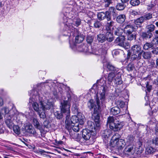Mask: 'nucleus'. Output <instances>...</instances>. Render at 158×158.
<instances>
[{"instance_id":"1","label":"nucleus","mask_w":158,"mask_h":158,"mask_svg":"<svg viewBox=\"0 0 158 158\" xmlns=\"http://www.w3.org/2000/svg\"><path fill=\"white\" fill-rule=\"evenodd\" d=\"M70 102L67 100H64L61 103L60 108L61 112L66 115L65 121L66 125L69 127L71 124L76 123H79L81 125H82L85 120L84 116H81L80 115H74L70 119Z\"/></svg>"},{"instance_id":"2","label":"nucleus","mask_w":158,"mask_h":158,"mask_svg":"<svg viewBox=\"0 0 158 158\" xmlns=\"http://www.w3.org/2000/svg\"><path fill=\"white\" fill-rule=\"evenodd\" d=\"M105 84L102 85L100 87L99 91L97 93L96 98L95 99L96 102V104L98 107L95 106L94 112L93 113V116L97 120L96 123L98 126V119L99 118V115L101 112V106L104 105L106 100L105 94L107 91L108 87L106 85L105 82L104 81Z\"/></svg>"},{"instance_id":"3","label":"nucleus","mask_w":158,"mask_h":158,"mask_svg":"<svg viewBox=\"0 0 158 158\" xmlns=\"http://www.w3.org/2000/svg\"><path fill=\"white\" fill-rule=\"evenodd\" d=\"M88 124V126H90V130L84 129L82 130V137L85 140H88L90 139L91 136V131L94 132L96 131L99 127H97L96 125V127H95L94 123L91 121L89 122Z\"/></svg>"},{"instance_id":"4","label":"nucleus","mask_w":158,"mask_h":158,"mask_svg":"<svg viewBox=\"0 0 158 158\" xmlns=\"http://www.w3.org/2000/svg\"><path fill=\"white\" fill-rule=\"evenodd\" d=\"M107 124L109 125L110 129L114 131H118L122 128L123 125L121 122L118 121H115L114 118L112 116H109L107 118Z\"/></svg>"},{"instance_id":"5","label":"nucleus","mask_w":158,"mask_h":158,"mask_svg":"<svg viewBox=\"0 0 158 158\" xmlns=\"http://www.w3.org/2000/svg\"><path fill=\"white\" fill-rule=\"evenodd\" d=\"M126 143L124 140L120 139L118 140L111 142L110 147L112 150H115L120 152L125 147Z\"/></svg>"},{"instance_id":"6","label":"nucleus","mask_w":158,"mask_h":158,"mask_svg":"<svg viewBox=\"0 0 158 158\" xmlns=\"http://www.w3.org/2000/svg\"><path fill=\"white\" fill-rule=\"evenodd\" d=\"M39 101L40 103V108L43 111H45V110H49L53 108L54 104L51 100H47V101L44 102L43 101L42 98L40 97Z\"/></svg>"},{"instance_id":"7","label":"nucleus","mask_w":158,"mask_h":158,"mask_svg":"<svg viewBox=\"0 0 158 158\" xmlns=\"http://www.w3.org/2000/svg\"><path fill=\"white\" fill-rule=\"evenodd\" d=\"M97 16L98 19L100 21L106 19L107 21H110L111 19L110 12L108 11L105 12H101L98 13Z\"/></svg>"},{"instance_id":"8","label":"nucleus","mask_w":158,"mask_h":158,"mask_svg":"<svg viewBox=\"0 0 158 158\" xmlns=\"http://www.w3.org/2000/svg\"><path fill=\"white\" fill-rule=\"evenodd\" d=\"M96 101L95 105V104L94 103V102L92 99L90 100L88 102V103H87L88 106V108L90 109V110H91L93 108L94 109L95 106H96L97 107H98V106L96 104V101ZM94 112V111H93V112L92 113V118L94 119V120L95 122V124L96 125V126L97 127H99L100 126V117L98 119L99 125L98 126V125L97 124V123H96L97 120L96 119H95L94 117L93 116V113ZM101 114L99 115V117H100V115Z\"/></svg>"},{"instance_id":"9","label":"nucleus","mask_w":158,"mask_h":158,"mask_svg":"<svg viewBox=\"0 0 158 158\" xmlns=\"http://www.w3.org/2000/svg\"><path fill=\"white\" fill-rule=\"evenodd\" d=\"M125 38L124 36H120L118 37L114 41V44L117 46L123 47L126 48V43H125Z\"/></svg>"},{"instance_id":"10","label":"nucleus","mask_w":158,"mask_h":158,"mask_svg":"<svg viewBox=\"0 0 158 158\" xmlns=\"http://www.w3.org/2000/svg\"><path fill=\"white\" fill-rule=\"evenodd\" d=\"M134 29V27L132 25L127 24L124 28L123 31L126 35L132 33Z\"/></svg>"},{"instance_id":"11","label":"nucleus","mask_w":158,"mask_h":158,"mask_svg":"<svg viewBox=\"0 0 158 158\" xmlns=\"http://www.w3.org/2000/svg\"><path fill=\"white\" fill-rule=\"evenodd\" d=\"M131 51L133 53H142L143 50H141V47L139 44H135L132 46L131 48Z\"/></svg>"},{"instance_id":"12","label":"nucleus","mask_w":158,"mask_h":158,"mask_svg":"<svg viewBox=\"0 0 158 158\" xmlns=\"http://www.w3.org/2000/svg\"><path fill=\"white\" fill-rule=\"evenodd\" d=\"M120 73V72H118L117 73H110L108 74L107 80L108 84L109 85H111L112 83V81H114V78L116 76H117V74Z\"/></svg>"},{"instance_id":"13","label":"nucleus","mask_w":158,"mask_h":158,"mask_svg":"<svg viewBox=\"0 0 158 158\" xmlns=\"http://www.w3.org/2000/svg\"><path fill=\"white\" fill-rule=\"evenodd\" d=\"M137 53H133V54L131 55L130 53H128L127 54V58H131L132 60H139L141 59L142 53L141 52L139 53L138 55L136 54Z\"/></svg>"},{"instance_id":"14","label":"nucleus","mask_w":158,"mask_h":158,"mask_svg":"<svg viewBox=\"0 0 158 158\" xmlns=\"http://www.w3.org/2000/svg\"><path fill=\"white\" fill-rule=\"evenodd\" d=\"M112 135V131L110 129H106L102 131V136L103 139L106 140Z\"/></svg>"},{"instance_id":"15","label":"nucleus","mask_w":158,"mask_h":158,"mask_svg":"<svg viewBox=\"0 0 158 158\" xmlns=\"http://www.w3.org/2000/svg\"><path fill=\"white\" fill-rule=\"evenodd\" d=\"M153 36L152 33L148 32H143L140 35L141 37L144 40H146L147 39H150Z\"/></svg>"},{"instance_id":"16","label":"nucleus","mask_w":158,"mask_h":158,"mask_svg":"<svg viewBox=\"0 0 158 158\" xmlns=\"http://www.w3.org/2000/svg\"><path fill=\"white\" fill-rule=\"evenodd\" d=\"M79 123H76L74 124H71L70 125V126H67L66 125V127L68 129H72L75 132H78L80 130V127H79Z\"/></svg>"},{"instance_id":"17","label":"nucleus","mask_w":158,"mask_h":158,"mask_svg":"<svg viewBox=\"0 0 158 158\" xmlns=\"http://www.w3.org/2000/svg\"><path fill=\"white\" fill-rule=\"evenodd\" d=\"M121 73H120L119 74H117L114 80V82L117 85H120L123 83V81L121 77Z\"/></svg>"},{"instance_id":"18","label":"nucleus","mask_w":158,"mask_h":158,"mask_svg":"<svg viewBox=\"0 0 158 158\" xmlns=\"http://www.w3.org/2000/svg\"><path fill=\"white\" fill-rule=\"evenodd\" d=\"M5 122L7 126L10 129H11L12 128L14 124L10 117L9 116L6 118L5 120Z\"/></svg>"},{"instance_id":"19","label":"nucleus","mask_w":158,"mask_h":158,"mask_svg":"<svg viewBox=\"0 0 158 158\" xmlns=\"http://www.w3.org/2000/svg\"><path fill=\"white\" fill-rule=\"evenodd\" d=\"M33 123L35 127L39 129L40 131V133H41L43 128L38 120L36 118H34L33 119Z\"/></svg>"},{"instance_id":"20","label":"nucleus","mask_w":158,"mask_h":158,"mask_svg":"<svg viewBox=\"0 0 158 158\" xmlns=\"http://www.w3.org/2000/svg\"><path fill=\"white\" fill-rule=\"evenodd\" d=\"M126 19V16L124 14H121L117 17L116 21L119 23H122L124 22Z\"/></svg>"},{"instance_id":"21","label":"nucleus","mask_w":158,"mask_h":158,"mask_svg":"<svg viewBox=\"0 0 158 158\" xmlns=\"http://www.w3.org/2000/svg\"><path fill=\"white\" fill-rule=\"evenodd\" d=\"M106 66L107 69L109 71H114L113 73H116L119 72V70L118 69L110 63H107Z\"/></svg>"},{"instance_id":"22","label":"nucleus","mask_w":158,"mask_h":158,"mask_svg":"<svg viewBox=\"0 0 158 158\" xmlns=\"http://www.w3.org/2000/svg\"><path fill=\"white\" fill-rule=\"evenodd\" d=\"M156 150L152 147L148 146L147 147L145 151V153L146 154H153L156 152Z\"/></svg>"},{"instance_id":"23","label":"nucleus","mask_w":158,"mask_h":158,"mask_svg":"<svg viewBox=\"0 0 158 158\" xmlns=\"http://www.w3.org/2000/svg\"><path fill=\"white\" fill-rule=\"evenodd\" d=\"M106 40H107L109 42H112L114 39L113 34L110 31L107 32L105 35Z\"/></svg>"},{"instance_id":"24","label":"nucleus","mask_w":158,"mask_h":158,"mask_svg":"<svg viewBox=\"0 0 158 158\" xmlns=\"http://www.w3.org/2000/svg\"><path fill=\"white\" fill-rule=\"evenodd\" d=\"M120 110L118 106L112 107L110 110L111 114L114 115H116L120 113Z\"/></svg>"},{"instance_id":"25","label":"nucleus","mask_w":158,"mask_h":158,"mask_svg":"<svg viewBox=\"0 0 158 158\" xmlns=\"http://www.w3.org/2000/svg\"><path fill=\"white\" fill-rule=\"evenodd\" d=\"M97 40L99 42L102 43L106 40L105 35L99 34L97 35Z\"/></svg>"},{"instance_id":"26","label":"nucleus","mask_w":158,"mask_h":158,"mask_svg":"<svg viewBox=\"0 0 158 158\" xmlns=\"http://www.w3.org/2000/svg\"><path fill=\"white\" fill-rule=\"evenodd\" d=\"M114 23V22L110 20V21H107L105 22V25L106 29L107 31H110L111 27H112Z\"/></svg>"},{"instance_id":"27","label":"nucleus","mask_w":158,"mask_h":158,"mask_svg":"<svg viewBox=\"0 0 158 158\" xmlns=\"http://www.w3.org/2000/svg\"><path fill=\"white\" fill-rule=\"evenodd\" d=\"M144 20L142 16L134 20V23L135 24L137 25L140 26L144 22Z\"/></svg>"},{"instance_id":"28","label":"nucleus","mask_w":158,"mask_h":158,"mask_svg":"<svg viewBox=\"0 0 158 158\" xmlns=\"http://www.w3.org/2000/svg\"><path fill=\"white\" fill-rule=\"evenodd\" d=\"M116 103L117 106L120 107L121 108L124 107L126 109L127 108V105L125 104V102L123 101L118 100L116 101Z\"/></svg>"},{"instance_id":"29","label":"nucleus","mask_w":158,"mask_h":158,"mask_svg":"<svg viewBox=\"0 0 158 158\" xmlns=\"http://www.w3.org/2000/svg\"><path fill=\"white\" fill-rule=\"evenodd\" d=\"M84 40V37L83 35L81 34L78 35L75 38V42L76 43H80L81 42Z\"/></svg>"},{"instance_id":"30","label":"nucleus","mask_w":158,"mask_h":158,"mask_svg":"<svg viewBox=\"0 0 158 158\" xmlns=\"http://www.w3.org/2000/svg\"><path fill=\"white\" fill-rule=\"evenodd\" d=\"M142 53L143 57L144 59H149L151 57V53L150 52H144L143 51Z\"/></svg>"},{"instance_id":"31","label":"nucleus","mask_w":158,"mask_h":158,"mask_svg":"<svg viewBox=\"0 0 158 158\" xmlns=\"http://www.w3.org/2000/svg\"><path fill=\"white\" fill-rule=\"evenodd\" d=\"M154 44L152 42V43L146 42L143 46V48L144 50H148L150 48H152L153 47Z\"/></svg>"},{"instance_id":"32","label":"nucleus","mask_w":158,"mask_h":158,"mask_svg":"<svg viewBox=\"0 0 158 158\" xmlns=\"http://www.w3.org/2000/svg\"><path fill=\"white\" fill-rule=\"evenodd\" d=\"M116 10L114 7H110L109 8L108 11L110 12V16H111V14L113 17H116L117 16V14L116 13Z\"/></svg>"},{"instance_id":"33","label":"nucleus","mask_w":158,"mask_h":158,"mask_svg":"<svg viewBox=\"0 0 158 158\" xmlns=\"http://www.w3.org/2000/svg\"><path fill=\"white\" fill-rule=\"evenodd\" d=\"M90 47H88L87 46L84 44H83L82 50H80V52H83L85 53H90L91 52L90 51Z\"/></svg>"},{"instance_id":"34","label":"nucleus","mask_w":158,"mask_h":158,"mask_svg":"<svg viewBox=\"0 0 158 158\" xmlns=\"http://www.w3.org/2000/svg\"><path fill=\"white\" fill-rule=\"evenodd\" d=\"M27 132L33 134V136L36 138H40V135L36 133L35 130L34 128H32L31 129H30V130H29V131Z\"/></svg>"},{"instance_id":"35","label":"nucleus","mask_w":158,"mask_h":158,"mask_svg":"<svg viewBox=\"0 0 158 158\" xmlns=\"http://www.w3.org/2000/svg\"><path fill=\"white\" fill-rule=\"evenodd\" d=\"M125 7V6L124 3H118L116 6V9L119 10H123Z\"/></svg>"},{"instance_id":"36","label":"nucleus","mask_w":158,"mask_h":158,"mask_svg":"<svg viewBox=\"0 0 158 158\" xmlns=\"http://www.w3.org/2000/svg\"><path fill=\"white\" fill-rule=\"evenodd\" d=\"M127 35V40H128L131 41L134 39L135 40L136 37V35L135 34H126Z\"/></svg>"},{"instance_id":"37","label":"nucleus","mask_w":158,"mask_h":158,"mask_svg":"<svg viewBox=\"0 0 158 158\" xmlns=\"http://www.w3.org/2000/svg\"><path fill=\"white\" fill-rule=\"evenodd\" d=\"M63 114H64L63 113L61 112H61L56 111L54 112V114L57 119H62L63 117Z\"/></svg>"},{"instance_id":"38","label":"nucleus","mask_w":158,"mask_h":158,"mask_svg":"<svg viewBox=\"0 0 158 158\" xmlns=\"http://www.w3.org/2000/svg\"><path fill=\"white\" fill-rule=\"evenodd\" d=\"M32 105L34 110L36 112H38L40 110H41L40 108V106L39 107V105L37 102L33 103Z\"/></svg>"},{"instance_id":"39","label":"nucleus","mask_w":158,"mask_h":158,"mask_svg":"<svg viewBox=\"0 0 158 158\" xmlns=\"http://www.w3.org/2000/svg\"><path fill=\"white\" fill-rule=\"evenodd\" d=\"M155 27V26L153 24L148 25L146 26V28L148 29L147 31L152 33L154 30Z\"/></svg>"},{"instance_id":"40","label":"nucleus","mask_w":158,"mask_h":158,"mask_svg":"<svg viewBox=\"0 0 158 158\" xmlns=\"http://www.w3.org/2000/svg\"><path fill=\"white\" fill-rule=\"evenodd\" d=\"M94 27L96 28H99L102 26V23L99 21H95L94 24Z\"/></svg>"},{"instance_id":"41","label":"nucleus","mask_w":158,"mask_h":158,"mask_svg":"<svg viewBox=\"0 0 158 158\" xmlns=\"http://www.w3.org/2000/svg\"><path fill=\"white\" fill-rule=\"evenodd\" d=\"M122 29L120 28H117L114 30V34L115 35L120 36L122 35Z\"/></svg>"},{"instance_id":"42","label":"nucleus","mask_w":158,"mask_h":158,"mask_svg":"<svg viewBox=\"0 0 158 158\" xmlns=\"http://www.w3.org/2000/svg\"><path fill=\"white\" fill-rule=\"evenodd\" d=\"M144 21L149 20L152 18V14L148 13L142 16Z\"/></svg>"},{"instance_id":"43","label":"nucleus","mask_w":158,"mask_h":158,"mask_svg":"<svg viewBox=\"0 0 158 158\" xmlns=\"http://www.w3.org/2000/svg\"><path fill=\"white\" fill-rule=\"evenodd\" d=\"M120 135L118 134H115L112 136L111 142H114V141H117L119 140Z\"/></svg>"},{"instance_id":"44","label":"nucleus","mask_w":158,"mask_h":158,"mask_svg":"<svg viewBox=\"0 0 158 158\" xmlns=\"http://www.w3.org/2000/svg\"><path fill=\"white\" fill-rule=\"evenodd\" d=\"M133 146L132 145H129L127 146L124 149V152H131L133 149Z\"/></svg>"},{"instance_id":"45","label":"nucleus","mask_w":158,"mask_h":158,"mask_svg":"<svg viewBox=\"0 0 158 158\" xmlns=\"http://www.w3.org/2000/svg\"><path fill=\"white\" fill-rule=\"evenodd\" d=\"M140 3V2L139 0H131L130 2L131 4L133 6L138 5Z\"/></svg>"},{"instance_id":"46","label":"nucleus","mask_w":158,"mask_h":158,"mask_svg":"<svg viewBox=\"0 0 158 158\" xmlns=\"http://www.w3.org/2000/svg\"><path fill=\"white\" fill-rule=\"evenodd\" d=\"M14 132L17 134H19L20 133V130L19 127L17 126H13L12 127Z\"/></svg>"},{"instance_id":"47","label":"nucleus","mask_w":158,"mask_h":158,"mask_svg":"<svg viewBox=\"0 0 158 158\" xmlns=\"http://www.w3.org/2000/svg\"><path fill=\"white\" fill-rule=\"evenodd\" d=\"M38 112L40 118H46V116L44 111H43V110H41Z\"/></svg>"},{"instance_id":"48","label":"nucleus","mask_w":158,"mask_h":158,"mask_svg":"<svg viewBox=\"0 0 158 158\" xmlns=\"http://www.w3.org/2000/svg\"><path fill=\"white\" fill-rule=\"evenodd\" d=\"M94 37L91 35H88L86 38L87 42L89 44H91L93 41Z\"/></svg>"},{"instance_id":"49","label":"nucleus","mask_w":158,"mask_h":158,"mask_svg":"<svg viewBox=\"0 0 158 158\" xmlns=\"http://www.w3.org/2000/svg\"><path fill=\"white\" fill-rule=\"evenodd\" d=\"M134 68V64L132 63L129 64L127 67V70L128 71H131Z\"/></svg>"},{"instance_id":"50","label":"nucleus","mask_w":158,"mask_h":158,"mask_svg":"<svg viewBox=\"0 0 158 158\" xmlns=\"http://www.w3.org/2000/svg\"><path fill=\"white\" fill-rule=\"evenodd\" d=\"M104 3L105 6L106 7H109L110 4L111 2V0H104Z\"/></svg>"},{"instance_id":"51","label":"nucleus","mask_w":158,"mask_h":158,"mask_svg":"<svg viewBox=\"0 0 158 158\" xmlns=\"http://www.w3.org/2000/svg\"><path fill=\"white\" fill-rule=\"evenodd\" d=\"M152 143L156 145H158V138L155 137L153 138L152 140Z\"/></svg>"},{"instance_id":"52","label":"nucleus","mask_w":158,"mask_h":158,"mask_svg":"<svg viewBox=\"0 0 158 158\" xmlns=\"http://www.w3.org/2000/svg\"><path fill=\"white\" fill-rule=\"evenodd\" d=\"M156 4L155 3L154 4H151L148 6L147 9L148 10H153L154 8V6H155Z\"/></svg>"},{"instance_id":"53","label":"nucleus","mask_w":158,"mask_h":158,"mask_svg":"<svg viewBox=\"0 0 158 158\" xmlns=\"http://www.w3.org/2000/svg\"><path fill=\"white\" fill-rule=\"evenodd\" d=\"M152 42L154 44L158 45V36H156L152 40Z\"/></svg>"},{"instance_id":"54","label":"nucleus","mask_w":158,"mask_h":158,"mask_svg":"<svg viewBox=\"0 0 158 158\" xmlns=\"http://www.w3.org/2000/svg\"><path fill=\"white\" fill-rule=\"evenodd\" d=\"M74 22L75 23V25L77 26H78L81 23V20L80 19H75Z\"/></svg>"},{"instance_id":"55","label":"nucleus","mask_w":158,"mask_h":158,"mask_svg":"<svg viewBox=\"0 0 158 158\" xmlns=\"http://www.w3.org/2000/svg\"><path fill=\"white\" fill-rule=\"evenodd\" d=\"M146 87L147 88V90L150 92L152 89V86L151 85H149L148 82H147L146 84Z\"/></svg>"},{"instance_id":"56","label":"nucleus","mask_w":158,"mask_h":158,"mask_svg":"<svg viewBox=\"0 0 158 158\" xmlns=\"http://www.w3.org/2000/svg\"><path fill=\"white\" fill-rule=\"evenodd\" d=\"M152 53L155 54H158V47L153 49L152 51Z\"/></svg>"},{"instance_id":"57","label":"nucleus","mask_w":158,"mask_h":158,"mask_svg":"<svg viewBox=\"0 0 158 158\" xmlns=\"http://www.w3.org/2000/svg\"><path fill=\"white\" fill-rule=\"evenodd\" d=\"M32 128V126L31 125H27L25 127V130L27 132H28L30 129Z\"/></svg>"},{"instance_id":"58","label":"nucleus","mask_w":158,"mask_h":158,"mask_svg":"<svg viewBox=\"0 0 158 158\" xmlns=\"http://www.w3.org/2000/svg\"><path fill=\"white\" fill-rule=\"evenodd\" d=\"M83 44H81L80 45H77V50L78 51L80 52V50H82V47H83Z\"/></svg>"},{"instance_id":"59","label":"nucleus","mask_w":158,"mask_h":158,"mask_svg":"<svg viewBox=\"0 0 158 158\" xmlns=\"http://www.w3.org/2000/svg\"><path fill=\"white\" fill-rule=\"evenodd\" d=\"M131 14L134 15H137L139 14V12L135 11V10H133L131 12Z\"/></svg>"},{"instance_id":"60","label":"nucleus","mask_w":158,"mask_h":158,"mask_svg":"<svg viewBox=\"0 0 158 158\" xmlns=\"http://www.w3.org/2000/svg\"><path fill=\"white\" fill-rule=\"evenodd\" d=\"M150 66H151V69H153L155 67V63L153 61H152L150 62Z\"/></svg>"},{"instance_id":"61","label":"nucleus","mask_w":158,"mask_h":158,"mask_svg":"<svg viewBox=\"0 0 158 158\" xmlns=\"http://www.w3.org/2000/svg\"><path fill=\"white\" fill-rule=\"evenodd\" d=\"M128 140L130 143H132L134 140V138L133 137L129 136L128 137Z\"/></svg>"},{"instance_id":"62","label":"nucleus","mask_w":158,"mask_h":158,"mask_svg":"<svg viewBox=\"0 0 158 158\" xmlns=\"http://www.w3.org/2000/svg\"><path fill=\"white\" fill-rule=\"evenodd\" d=\"M154 83L158 87V77L154 80Z\"/></svg>"},{"instance_id":"63","label":"nucleus","mask_w":158,"mask_h":158,"mask_svg":"<svg viewBox=\"0 0 158 158\" xmlns=\"http://www.w3.org/2000/svg\"><path fill=\"white\" fill-rule=\"evenodd\" d=\"M3 104V100L2 98L0 97V106H2Z\"/></svg>"},{"instance_id":"64","label":"nucleus","mask_w":158,"mask_h":158,"mask_svg":"<svg viewBox=\"0 0 158 158\" xmlns=\"http://www.w3.org/2000/svg\"><path fill=\"white\" fill-rule=\"evenodd\" d=\"M155 131L156 134L158 135V124L156 126Z\"/></svg>"}]
</instances>
